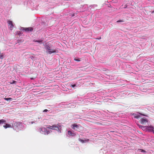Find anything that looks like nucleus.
I'll return each mask as SVG.
<instances>
[{
	"instance_id": "nucleus-14",
	"label": "nucleus",
	"mask_w": 154,
	"mask_h": 154,
	"mask_svg": "<svg viewBox=\"0 0 154 154\" xmlns=\"http://www.w3.org/2000/svg\"><path fill=\"white\" fill-rule=\"evenodd\" d=\"M4 57H3V55L2 54H0V59H3V58Z\"/></svg>"
},
{
	"instance_id": "nucleus-13",
	"label": "nucleus",
	"mask_w": 154,
	"mask_h": 154,
	"mask_svg": "<svg viewBox=\"0 0 154 154\" xmlns=\"http://www.w3.org/2000/svg\"><path fill=\"white\" fill-rule=\"evenodd\" d=\"M4 99L6 100H10L11 101L12 100V99L11 98H5Z\"/></svg>"
},
{
	"instance_id": "nucleus-20",
	"label": "nucleus",
	"mask_w": 154,
	"mask_h": 154,
	"mask_svg": "<svg viewBox=\"0 0 154 154\" xmlns=\"http://www.w3.org/2000/svg\"><path fill=\"white\" fill-rule=\"evenodd\" d=\"M16 82V81L13 80V81L12 82L10 83V84H15Z\"/></svg>"
},
{
	"instance_id": "nucleus-22",
	"label": "nucleus",
	"mask_w": 154,
	"mask_h": 154,
	"mask_svg": "<svg viewBox=\"0 0 154 154\" xmlns=\"http://www.w3.org/2000/svg\"><path fill=\"white\" fill-rule=\"evenodd\" d=\"M76 86V85L75 84H74V85H71V86L72 87H74L75 86Z\"/></svg>"
},
{
	"instance_id": "nucleus-24",
	"label": "nucleus",
	"mask_w": 154,
	"mask_h": 154,
	"mask_svg": "<svg viewBox=\"0 0 154 154\" xmlns=\"http://www.w3.org/2000/svg\"><path fill=\"white\" fill-rule=\"evenodd\" d=\"M141 150L142 152H145V151L143 150V149H141Z\"/></svg>"
},
{
	"instance_id": "nucleus-7",
	"label": "nucleus",
	"mask_w": 154,
	"mask_h": 154,
	"mask_svg": "<svg viewBox=\"0 0 154 154\" xmlns=\"http://www.w3.org/2000/svg\"><path fill=\"white\" fill-rule=\"evenodd\" d=\"M53 128H54V129H52V130H56L58 131H59L60 132H61V131H60L58 126L56 125H53Z\"/></svg>"
},
{
	"instance_id": "nucleus-12",
	"label": "nucleus",
	"mask_w": 154,
	"mask_h": 154,
	"mask_svg": "<svg viewBox=\"0 0 154 154\" xmlns=\"http://www.w3.org/2000/svg\"><path fill=\"white\" fill-rule=\"evenodd\" d=\"M6 121L5 120L2 119L0 120V124H3L4 123H5Z\"/></svg>"
},
{
	"instance_id": "nucleus-15",
	"label": "nucleus",
	"mask_w": 154,
	"mask_h": 154,
	"mask_svg": "<svg viewBox=\"0 0 154 154\" xmlns=\"http://www.w3.org/2000/svg\"><path fill=\"white\" fill-rule=\"evenodd\" d=\"M124 21L122 20H119L117 21V23L122 22H123Z\"/></svg>"
},
{
	"instance_id": "nucleus-17",
	"label": "nucleus",
	"mask_w": 154,
	"mask_h": 154,
	"mask_svg": "<svg viewBox=\"0 0 154 154\" xmlns=\"http://www.w3.org/2000/svg\"><path fill=\"white\" fill-rule=\"evenodd\" d=\"M79 140L81 142H82V143H84V141L83 140L81 139H79Z\"/></svg>"
},
{
	"instance_id": "nucleus-6",
	"label": "nucleus",
	"mask_w": 154,
	"mask_h": 154,
	"mask_svg": "<svg viewBox=\"0 0 154 154\" xmlns=\"http://www.w3.org/2000/svg\"><path fill=\"white\" fill-rule=\"evenodd\" d=\"M23 29L26 32H28L29 31H32L33 30V29L32 27H29L28 28H24Z\"/></svg>"
},
{
	"instance_id": "nucleus-26",
	"label": "nucleus",
	"mask_w": 154,
	"mask_h": 154,
	"mask_svg": "<svg viewBox=\"0 0 154 154\" xmlns=\"http://www.w3.org/2000/svg\"><path fill=\"white\" fill-rule=\"evenodd\" d=\"M74 16V14H73V15H72V16Z\"/></svg>"
},
{
	"instance_id": "nucleus-3",
	"label": "nucleus",
	"mask_w": 154,
	"mask_h": 154,
	"mask_svg": "<svg viewBox=\"0 0 154 154\" xmlns=\"http://www.w3.org/2000/svg\"><path fill=\"white\" fill-rule=\"evenodd\" d=\"M40 132L45 135H48L50 133V131L47 130L46 128H41Z\"/></svg>"
},
{
	"instance_id": "nucleus-27",
	"label": "nucleus",
	"mask_w": 154,
	"mask_h": 154,
	"mask_svg": "<svg viewBox=\"0 0 154 154\" xmlns=\"http://www.w3.org/2000/svg\"><path fill=\"white\" fill-rule=\"evenodd\" d=\"M58 125V126H59V127H60V125Z\"/></svg>"
},
{
	"instance_id": "nucleus-5",
	"label": "nucleus",
	"mask_w": 154,
	"mask_h": 154,
	"mask_svg": "<svg viewBox=\"0 0 154 154\" xmlns=\"http://www.w3.org/2000/svg\"><path fill=\"white\" fill-rule=\"evenodd\" d=\"M8 26H10V29L12 30L14 27V25L13 24V22L11 20H9L8 21Z\"/></svg>"
},
{
	"instance_id": "nucleus-21",
	"label": "nucleus",
	"mask_w": 154,
	"mask_h": 154,
	"mask_svg": "<svg viewBox=\"0 0 154 154\" xmlns=\"http://www.w3.org/2000/svg\"><path fill=\"white\" fill-rule=\"evenodd\" d=\"M48 110L47 109H45V110H44L43 111L44 112H48Z\"/></svg>"
},
{
	"instance_id": "nucleus-19",
	"label": "nucleus",
	"mask_w": 154,
	"mask_h": 154,
	"mask_svg": "<svg viewBox=\"0 0 154 154\" xmlns=\"http://www.w3.org/2000/svg\"><path fill=\"white\" fill-rule=\"evenodd\" d=\"M140 117V116L139 115L135 116H134V118L136 119H138Z\"/></svg>"
},
{
	"instance_id": "nucleus-1",
	"label": "nucleus",
	"mask_w": 154,
	"mask_h": 154,
	"mask_svg": "<svg viewBox=\"0 0 154 154\" xmlns=\"http://www.w3.org/2000/svg\"><path fill=\"white\" fill-rule=\"evenodd\" d=\"M45 47L46 50L48 51V52L49 54L58 52V51L57 49H52V45H46Z\"/></svg>"
},
{
	"instance_id": "nucleus-25",
	"label": "nucleus",
	"mask_w": 154,
	"mask_h": 154,
	"mask_svg": "<svg viewBox=\"0 0 154 154\" xmlns=\"http://www.w3.org/2000/svg\"><path fill=\"white\" fill-rule=\"evenodd\" d=\"M140 115H143V116H145L144 115H143V114H141V113H140Z\"/></svg>"
},
{
	"instance_id": "nucleus-11",
	"label": "nucleus",
	"mask_w": 154,
	"mask_h": 154,
	"mask_svg": "<svg viewBox=\"0 0 154 154\" xmlns=\"http://www.w3.org/2000/svg\"><path fill=\"white\" fill-rule=\"evenodd\" d=\"M47 127L49 129H53V125L52 126H51L50 125H47Z\"/></svg>"
},
{
	"instance_id": "nucleus-18",
	"label": "nucleus",
	"mask_w": 154,
	"mask_h": 154,
	"mask_svg": "<svg viewBox=\"0 0 154 154\" xmlns=\"http://www.w3.org/2000/svg\"><path fill=\"white\" fill-rule=\"evenodd\" d=\"M74 60L75 61H78V62H79L80 61V60H79V59H76V58H75L74 59Z\"/></svg>"
},
{
	"instance_id": "nucleus-2",
	"label": "nucleus",
	"mask_w": 154,
	"mask_h": 154,
	"mask_svg": "<svg viewBox=\"0 0 154 154\" xmlns=\"http://www.w3.org/2000/svg\"><path fill=\"white\" fill-rule=\"evenodd\" d=\"M140 127L142 129H145L146 131H148L149 132H153L154 133V128L152 126H140Z\"/></svg>"
},
{
	"instance_id": "nucleus-8",
	"label": "nucleus",
	"mask_w": 154,
	"mask_h": 154,
	"mask_svg": "<svg viewBox=\"0 0 154 154\" xmlns=\"http://www.w3.org/2000/svg\"><path fill=\"white\" fill-rule=\"evenodd\" d=\"M148 122V120L147 119L142 118L141 119L140 122L141 124H144L146 122Z\"/></svg>"
},
{
	"instance_id": "nucleus-10",
	"label": "nucleus",
	"mask_w": 154,
	"mask_h": 154,
	"mask_svg": "<svg viewBox=\"0 0 154 154\" xmlns=\"http://www.w3.org/2000/svg\"><path fill=\"white\" fill-rule=\"evenodd\" d=\"M11 126V125L8 124H6L5 125L3 126V127L5 128H10Z\"/></svg>"
},
{
	"instance_id": "nucleus-23",
	"label": "nucleus",
	"mask_w": 154,
	"mask_h": 154,
	"mask_svg": "<svg viewBox=\"0 0 154 154\" xmlns=\"http://www.w3.org/2000/svg\"><path fill=\"white\" fill-rule=\"evenodd\" d=\"M33 42H38V40H33Z\"/></svg>"
},
{
	"instance_id": "nucleus-16",
	"label": "nucleus",
	"mask_w": 154,
	"mask_h": 154,
	"mask_svg": "<svg viewBox=\"0 0 154 154\" xmlns=\"http://www.w3.org/2000/svg\"><path fill=\"white\" fill-rule=\"evenodd\" d=\"M40 44H42V40H38V42Z\"/></svg>"
},
{
	"instance_id": "nucleus-4",
	"label": "nucleus",
	"mask_w": 154,
	"mask_h": 154,
	"mask_svg": "<svg viewBox=\"0 0 154 154\" xmlns=\"http://www.w3.org/2000/svg\"><path fill=\"white\" fill-rule=\"evenodd\" d=\"M72 128L74 130L78 131V129L80 127H81V126L80 125H77L76 124H73L72 125Z\"/></svg>"
},
{
	"instance_id": "nucleus-9",
	"label": "nucleus",
	"mask_w": 154,
	"mask_h": 154,
	"mask_svg": "<svg viewBox=\"0 0 154 154\" xmlns=\"http://www.w3.org/2000/svg\"><path fill=\"white\" fill-rule=\"evenodd\" d=\"M68 134L70 136H74L76 135V134L75 133H73L70 131H68Z\"/></svg>"
}]
</instances>
